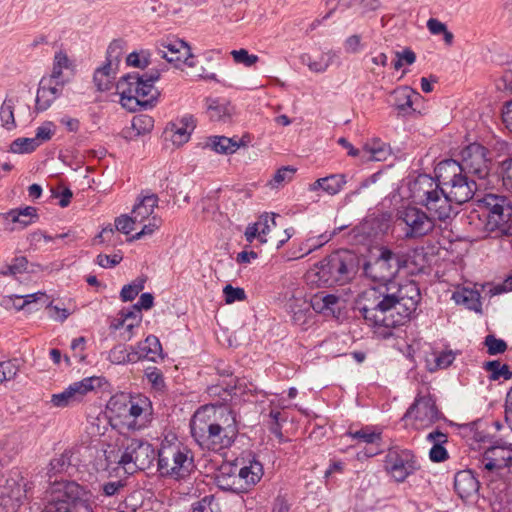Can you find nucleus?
<instances>
[{
    "instance_id": "1",
    "label": "nucleus",
    "mask_w": 512,
    "mask_h": 512,
    "mask_svg": "<svg viewBox=\"0 0 512 512\" xmlns=\"http://www.w3.org/2000/svg\"><path fill=\"white\" fill-rule=\"evenodd\" d=\"M376 252L364 262L363 271L379 284L359 294L357 307L369 325L394 328L403 325L416 310L420 292L413 281L400 284L392 280L404 263L399 254L386 247Z\"/></svg>"
},
{
    "instance_id": "2",
    "label": "nucleus",
    "mask_w": 512,
    "mask_h": 512,
    "mask_svg": "<svg viewBox=\"0 0 512 512\" xmlns=\"http://www.w3.org/2000/svg\"><path fill=\"white\" fill-rule=\"evenodd\" d=\"M191 434L204 449L221 451L230 447L238 434L236 416L227 406L205 405L193 415Z\"/></svg>"
},
{
    "instance_id": "3",
    "label": "nucleus",
    "mask_w": 512,
    "mask_h": 512,
    "mask_svg": "<svg viewBox=\"0 0 512 512\" xmlns=\"http://www.w3.org/2000/svg\"><path fill=\"white\" fill-rule=\"evenodd\" d=\"M480 210L468 215V223L480 239H502L512 229V203L503 196L487 194L479 200Z\"/></svg>"
},
{
    "instance_id": "4",
    "label": "nucleus",
    "mask_w": 512,
    "mask_h": 512,
    "mask_svg": "<svg viewBox=\"0 0 512 512\" xmlns=\"http://www.w3.org/2000/svg\"><path fill=\"white\" fill-rule=\"evenodd\" d=\"M360 266V257L349 250L332 253L305 274L306 282L311 286H332L352 280Z\"/></svg>"
},
{
    "instance_id": "5",
    "label": "nucleus",
    "mask_w": 512,
    "mask_h": 512,
    "mask_svg": "<svg viewBox=\"0 0 512 512\" xmlns=\"http://www.w3.org/2000/svg\"><path fill=\"white\" fill-rule=\"evenodd\" d=\"M108 410L119 424L130 431H140L153 419L151 400L142 395L118 394L110 398Z\"/></svg>"
},
{
    "instance_id": "6",
    "label": "nucleus",
    "mask_w": 512,
    "mask_h": 512,
    "mask_svg": "<svg viewBox=\"0 0 512 512\" xmlns=\"http://www.w3.org/2000/svg\"><path fill=\"white\" fill-rule=\"evenodd\" d=\"M410 196L415 203L424 206L434 220L445 221L454 213V200L431 176L421 174L409 184Z\"/></svg>"
},
{
    "instance_id": "7",
    "label": "nucleus",
    "mask_w": 512,
    "mask_h": 512,
    "mask_svg": "<svg viewBox=\"0 0 512 512\" xmlns=\"http://www.w3.org/2000/svg\"><path fill=\"white\" fill-rule=\"evenodd\" d=\"M116 446L104 451L107 465L118 464L127 471L150 468L156 456L152 445L143 439L121 437Z\"/></svg>"
},
{
    "instance_id": "8",
    "label": "nucleus",
    "mask_w": 512,
    "mask_h": 512,
    "mask_svg": "<svg viewBox=\"0 0 512 512\" xmlns=\"http://www.w3.org/2000/svg\"><path fill=\"white\" fill-rule=\"evenodd\" d=\"M435 175V180L455 204L468 202L478 190L476 179L463 172L456 160L448 159L440 162L435 168Z\"/></svg>"
},
{
    "instance_id": "9",
    "label": "nucleus",
    "mask_w": 512,
    "mask_h": 512,
    "mask_svg": "<svg viewBox=\"0 0 512 512\" xmlns=\"http://www.w3.org/2000/svg\"><path fill=\"white\" fill-rule=\"evenodd\" d=\"M160 77L158 71H152L143 75H127L117 83V90L121 95V104L129 110H135L137 106H146L154 100L158 94L154 88V82Z\"/></svg>"
},
{
    "instance_id": "10",
    "label": "nucleus",
    "mask_w": 512,
    "mask_h": 512,
    "mask_svg": "<svg viewBox=\"0 0 512 512\" xmlns=\"http://www.w3.org/2000/svg\"><path fill=\"white\" fill-rule=\"evenodd\" d=\"M158 468L162 475L180 479L190 473L193 460L186 448L163 442L158 452Z\"/></svg>"
},
{
    "instance_id": "11",
    "label": "nucleus",
    "mask_w": 512,
    "mask_h": 512,
    "mask_svg": "<svg viewBox=\"0 0 512 512\" xmlns=\"http://www.w3.org/2000/svg\"><path fill=\"white\" fill-rule=\"evenodd\" d=\"M396 223L404 231L405 239L422 238L435 228L434 219L415 206L400 208L396 214Z\"/></svg>"
},
{
    "instance_id": "12",
    "label": "nucleus",
    "mask_w": 512,
    "mask_h": 512,
    "mask_svg": "<svg viewBox=\"0 0 512 512\" xmlns=\"http://www.w3.org/2000/svg\"><path fill=\"white\" fill-rule=\"evenodd\" d=\"M489 150L479 143H471L460 152L459 165L462 171L474 179L484 180L490 174L491 158Z\"/></svg>"
},
{
    "instance_id": "13",
    "label": "nucleus",
    "mask_w": 512,
    "mask_h": 512,
    "mask_svg": "<svg viewBox=\"0 0 512 512\" xmlns=\"http://www.w3.org/2000/svg\"><path fill=\"white\" fill-rule=\"evenodd\" d=\"M157 54L176 68H181L183 64L189 68L196 65L191 47L181 39H167L161 42L157 47Z\"/></svg>"
},
{
    "instance_id": "14",
    "label": "nucleus",
    "mask_w": 512,
    "mask_h": 512,
    "mask_svg": "<svg viewBox=\"0 0 512 512\" xmlns=\"http://www.w3.org/2000/svg\"><path fill=\"white\" fill-rule=\"evenodd\" d=\"M101 385L102 378L100 377L93 376L84 378L79 382L71 384L65 391L59 394H53L51 397V403L55 407H67L80 402L84 395L98 387H101Z\"/></svg>"
},
{
    "instance_id": "15",
    "label": "nucleus",
    "mask_w": 512,
    "mask_h": 512,
    "mask_svg": "<svg viewBox=\"0 0 512 512\" xmlns=\"http://www.w3.org/2000/svg\"><path fill=\"white\" fill-rule=\"evenodd\" d=\"M386 469L398 482H403L417 468V462L410 450L390 449L386 455Z\"/></svg>"
},
{
    "instance_id": "16",
    "label": "nucleus",
    "mask_w": 512,
    "mask_h": 512,
    "mask_svg": "<svg viewBox=\"0 0 512 512\" xmlns=\"http://www.w3.org/2000/svg\"><path fill=\"white\" fill-rule=\"evenodd\" d=\"M405 418L413 420V427L417 430L433 425L439 419V411L431 397H419L408 409Z\"/></svg>"
},
{
    "instance_id": "17",
    "label": "nucleus",
    "mask_w": 512,
    "mask_h": 512,
    "mask_svg": "<svg viewBox=\"0 0 512 512\" xmlns=\"http://www.w3.org/2000/svg\"><path fill=\"white\" fill-rule=\"evenodd\" d=\"M195 128V119L192 115H184L175 121L169 122L164 134L174 146L180 147L187 143Z\"/></svg>"
},
{
    "instance_id": "18",
    "label": "nucleus",
    "mask_w": 512,
    "mask_h": 512,
    "mask_svg": "<svg viewBox=\"0 0 512 512\" xmlns=\"http://www.w3.org/2000/svg\"><path fill=\"white\" fill-rule=\"evenodd\" d=\"M512 449L507 447H492L488 449L482 458L483 468L489 472H499L511 465Z\"/></svg>"
},
{
    "instance_id": "19",
    "label": "nucleus",
    "mask_w": 512,
    "mask_h": 512,
    "mask_svg": "<svg viewBox=\"0 0 512 512\" xmlns=\"http://www.w3.org/2000/svg\"><path fill=\"white\" fill-rule=\"evenodd\" d=\"M276 216L277 214L275 213H264L258 218L257 222L248 225L244 234L246 240L251 243L257 238L261 243L268 242L270 240V232L276 226Z\"/></svg>"
},
{
    "instance_id": "20",
    "label": "nucleus",
    "mask_w": 512,
    "mask_h": 512,
    "mask_svg": "<svg viewBox=\"0 0 512 512\" xmlns=\"http://www.w3.org/2000/svg\"><path fill=\"white\" fill-rule=\"evenodd\" d=\"M454 488L460 498L468 499L477 493L479 482L471 471L463 470L456 473Z\"/></svg>"
},
{
    "instance_id": "21",
    "label": "nucleus",
    "mask_w": 512,
    "mask_h": 512,
    "mask_svg": "<svg viewBox=\"0 0 512 512\" xmlns=\"http://www.w3.org/2000/svg\"><path fill=\"white\" fill-rule=\"evenodd\" d=\"M236 475L239 485H242V491H247L262 478V464L255 460L250 461L249 465L240 468Z\"/></svg>"
},
{
    "instance_id": "22",
    "label": "nucleus",
    "mask_w": 512,
    "mask_h": 512,
    "mask_svg": "<svg viewBox=\"0 0 512 512\" xmlns=\"http://www.w3.org/2000/svg\"><path fill=\"white\" fill-rule=\"evenodd\" d=\"M335 53L333 51L323 52L319 55L312 56L304 53L300 56L301 62L308 67L313 73H324L333 63Z\"/></svg>"
},
{
    "instance_id": "23",
    "label": "nucleus",
    "mask_w": 512,
    "mask_h": 512,
    "mask_svg": "<svg viewBox=\"0 0 512 512\" xmlns=\"http://www.w3.org/2000/svg\"><path fill=\"white\" fill-rule=\"evenodd\" d=\"M6 221H9L16 226V228H25L37 219V210L34 207L27 206L21 209H13L3 215Z\"/></svg>"
},
{
    "instance_id": "24",
    "label": "nucleus",
    "mask_w": 512,
    "mask_h": 512,
    "mask_svg": "<svg viewBox=\"0 0 512 512\" xmlns=\"http://www.w3.org/2000/svg\"><path fill=\"white\" fill-rule=\"evenodd\" d=\"M65 495L70 499L69 512H92L90 504L83 499V489L75 483H69L65 486Z\"/></svg>"
},
{
    "instance_id": "25",
    "label": "nucleus",
    "mask_w": 512,
    "mask_h": 512,
    "mask_svg": "<svg viewBox=\"0 0 512 512\" xmlns=\"http://www.w3.org/2000/svg\"><path fill=\"white\" fill-rule=\"evenodd\" d=\"M452 299L456 304L462 305L470 310H480V295L476 290L465 287L458 288L453 292Z\"/></svg>"
},
{
    "instance_id": "26",
    "label": "nucleus",
    "mask_w": 512,
    "mask_h": 512,
    "mask_svg": "<svg viewBox=\"0 0 512 512\" xmlns=\"http://www.w3.org/2000/svg\"><path fill=\"white\" fill-rule=\"evenodd\" d=\"M390 154L391 151L388 145L374 139L364 145L362 158L366 161H385Z\"/></svg>"
},
{
    "instance_id": "27",
    "label": "nucleus",
    "mask_w": 512,
    "mask_h": 512,
    "mask_svg": "<svg viewBox=\"0 0 512 512\" xmlns=\"http://www.w3.org/2000/svg\"><path fill=\"white\" fill-rule=\"evenodd\" d=\"M236 468L231 465L221 466L216 475V481L220 488L229 491H242V485L237 481Z\"/></svg>"
},
{
    "instance_id": "28",
    "label": "nucleus",
    "mask_w": 512,
    "mask_h": 512,
    "mask_svg": "<svg viewBox=\"0 0 512 512\" xmlns=\"http://www.w3.org/2000/svg\"><path fill=\"white\" fill-rule=\"evenodd\" d=\"M427 440L434 443L429 452L433 462H442L448 458L447 450L443 447V444L447 442L446 434L434 431L427 435Z\"/></svg>"
},
{
    "instance_id": "29",
    "label": "nucleus",
    "mask_w": 512,
    "mask_h": 512,
    "mask_svg": "<svg viewBox=\"0 0 512 512\" xmlns=\"http://www.w3.org/2000/svg\"><path fill=\"white\" fill-rule=\"evenodd\" d=\"M158 204V197L155 194L145 196L137 203L133 210L132 216L137 223H142L150 215L153 214L155 207Z\"/></svg>"
},
{
    "instance_id": "30",
    "label": "nucleus",
    "mask_w": 512,
    "mask_h": 512,
    "mask_svg": "<svg viewBox=\"0 0 512 512\" xmlns=\"http://www.w3.org/2000/svg\"><path fill=\"white\" fill-rule=\"evenodd\" d=\"M133 350L139 356V360L141 358H148L155 361L156 356L160 355L162 347L156 336L149 335L144 342L139 343L137 347H133Z\"/></svg>"
},
{
    "instance_id": "31",
    "label": "nucleus",
    "mask_w": 512,
    "mask_h": 512,
    "mask_svg": "<svg viewBox=\"0 0 512 512\" xmlns=\"http://www.w3.org/2000/svg\"><path fill=\"white\" fill-rule=\"evenodd\" d=\"M23 495V488L17 480L11 478L0 488V506L7 507L12 501H19Z\"/></svg>"
},
{
    "instance_id": "32",
    "label": "nucleus",
    "mask_w": 512,
    "mask_h": 512,
    "mask_svg": "<svg viewBox=\"0 0 512 512\" xmlns=\"http://www.w3.org/2000/svg\"><path fill=\"white\" fill-rule=\"evenodd\" d=\"M115 79V70L113 63L109 60L103 67L97 69L94 73V82L99 91H107L113 86Z\"/></svg>"
},
{
    "instance_id": "33",
    "label": "nucleus",
    "mask_w": 512,
    "mask_h": 512,
    "mask_svg": "<svg viewBox=\"0 0 512 512\" xmlns=\"http://www.w3.org/2000/svg\"><path fill=\"white\" fill-rule=\"evenodd\" d=\"M240 145L241 144L233 138L225 136H213L209 138L207 142V147H210L211 150L220 154H232L239 149Z\"/></svg>"
},
{
    "instance_id": "34",
    "label": "nucleus",
    "mask_w": 512,
    "mask_h": 512,
    "mask_svg": "<svg viewBox=\"0 0 512 512\" xmlns=\"http://www.w3.org/2000/svg\"><path fill=\"white\" fill-rule=\"evenodd\" d=\"M108 360L112 364L120 365L129 362H137L139 360V356L137 353H134L133 347L131 348V351H128L125 345L118 344L110 350Z\"/></svg>"
},
{
    "instance_id": "35",
    "label": "nucleus",
    "mask_w": 512,
    "mask_h": 512,
    "mask_svg": "<svg viewBox=\"0 0 512 512\" xmlns=\"http://www.w3.org/2000/svg\"><path fill=\"white\" fill-rule=\"evenodd\" d=\"M154 127V119L146 114L136 115L131 122L130 136H140L148 134Z\"/></svg>"
},
{
    "instance_id": "36",
    "label": "nucleus",
    "mask_w": 512,
    "mask_h": 512,
    "mask_svg": "<svg viewBox=\"0 0 512 512\" xmlns=\"http://www.w3.org/2000/svg\"><path fill=\"white\" fill-rule=\"evenodd\" d=\"M483 368L491 373L489 379L492 381H496L501 377L505 380L512 378V372L510 371L509 366L506 364L501 365L498 360L485 362Z\"/></svg>"
},
{
    "instance_id": "37",
    "label": "nucleus",
    "mask_w": 512,
    "mask_h": 512,
    "mask_svg": "<svg viewBox=\"0 0 512 512\" xmlns=\"http://www.w3.org/2000/svg\"><path fill=\"white\" fill-rule=\"evenodd\" d=\"M324 178V192L330 196L338 194L347 183L344 174H332Z\"/></svg>"
},
{
    "instance_id": "38",
    "label": "nucleus",
    "mask_w": 512,
    "mask_h": 512,
    "mask_svg": "<svg viewBox=\"0 0 512 512\" xmlns=\"http://www.w3.org/2000/svg\"><path fill=\"white\" fill-rule=\"evenodd\" d=\"M393 95L396 108L399 111H406L408 108L412 107L411 97L417 94L409 87H401L396 89Z\"/></svg>"
},
{
    "instance_id": "39",
    "label": "nucleus",
    "mask_w": 512,
    "mask_h": 512,
    "mask_svg": "<svg viewBox=\"0 0 512 512\" xmlns=\"http://www.w3.org/2000/svg\"><path fill=\"white\" fill-rule=\"evenodd\" d=\"M145 282V278L139 277L132 283L125 285L120 292L121 300L124 302L132 301L144 289Z\"/></svg>"
},
{
    "instance_id": "40",
    "label": "nucleus",
    "mask_w": 512,
    "mask_h": 512,
    "mask_svg": "<svg viewBox=\"0 0 512 512\" xmlns=\"http://www.w3.org/2000/svg\"><path fill=\"white\" fill-rule=\"evenodd\" d=\"M296 172V169L290 166L282 167L274 174L273 178L268 182L271 188H279L290 182Z\"/></svg>"
},
{
    "instance_id": "41",
    "label": "nucleus",
    "mask_w": 512,
    "mask_h": 512,
    "mask_svg": "<svg viewBox=\"0 0 512 512\" xmlns=\"http://www.w3.org/2000/svg\"><path fill=\"white\" fill-rule=\"evenodd\" d=\"M73 64L69 60L66 53L59 51L54 56V66L52 70V78L60 79L63 74V70H72Z\"/></svg>"
},
{
    "instance_id": "42",
    "label": "nucleus",
    "mask_w": 512,
    "mask_h": 512,
    "mask_svg": "<svg viewBox=\"0 0 512 512\" xmlns=\"http://www.w3.org/2000/svg\"><path fill=\"white\" fill-rule=\"evenodd\" d=\"M427 28L433 35H443L444 42L451 45L453 42V34L448 31L446 25L436 18H430L427 21Z\"/></svg>"
},
{
    "instance_id": "43",
    "label": "nucleus",
    "mask_w": 512,
    "mask_h": 512,
    "mask_svg": "<svg viewBox=\"0 0 512 512\" xmlns=\"http://www.w3.org/2000/svg\"><path fill=\"white\" fill-rule=\"evenodd\" d=\"M37 148L34 138H17L10 145V151L17 154L31 153Z\"/></svg>"
},
{
    "instance_id": "44",
    "label": "nucleus",
    "mask_w": 512,
    "mask_h": 512,
    "mask_svg": "<svg viewBox=\"0 0 512 512\" xmlns=\"http://www.w3.org/2000/svg\"><path fill=\"white\" fill-rule=\"evenodd\" d=\"M299 302H301L299 305L290 304L292 319L295 324L305 326L308 323L307 313L309 312V306L304 300H299Z\"/></svg>"
},
{
    "instance_id": "45",
    "label": "nucleus",
    "mask_w": 512,
    "mask_h": 512,
    "mask_svg": "<svg viewBox=\"0 0 512 512\" xmlns=\"http://www.w3.org/2000/svg\"><path fill=\"white\" fill-rule=\"evenodd\" d=\"M0 120L7 130L15 127L14 106L10 100L4 101L0 108Z\"/></svg>"
},
{
    "instance_id": "46",
    "label": "nucleus",
    "mask_w": 512,
    "mask_h": 512,
    "mask_svg": "<svg viewBox=\"0 0 512 512\" xmlns=\"http://www.w3.org/2000/svg\"><path fill=\"white\" fill-rule=\"evenodd\" d=\"M19 368L17 360L0 362V384L14 379L19 372Z\"/></svg>"
},
{
    "instance_id": "47",
    "label": "nucleus",
    "mask_w": 512,
    "mask_h": 512,
    "mask_svg": "<svg viewBox=\"0 0 512 512\" xmlns=\"http://www.w3.org/2000/svg\"><path fill=\"white\" fill-rule=\"evenodd\" d=\"M347 435L351 436L354 439H358L359 441L367 444H376L381 439V434L371 431L368 428H364L358 430L356 432H348Z\"/></svg>"
},
{
    "instance_id": "48",
    "label": "nucleus",
    "mask_w": 512,
    "mask_h": 512,
    "mask_svg": "<svg viewBox=\"0 0 512 512\" xmlns=\"http://www.w3.org/2000/svg\"><path fill=\"white\" fill-rule=\"evenodd\" d=\"M54 133L55 125L52 122H45L37 128L35 137L33 138L39 147L42 143L49 141Z\"/></svg>"
},
{
    "instance_id": "49",
    "label": "nucleus",
    "mask_w": 512,
    "mask_h": 512,
    "mask_svg": "<svg viewBox=\"0 0 512 512\" xmlns=\"http://www.w3.org/2000/svg\"><path fill=\"white\" fill-rule=\"evenodd\" d=\"M484 344L490 355L502 354L507 349L506 342L502 339L496 338L494 335H487Z\"/></svg>"
},
{
    "instance_id": "50",
    "label": "nucleus",
    "mask_w": 512,
    "mask_h": 512,
    "mask_svg": "<svg viewBox=\"0 0 512 512\" xmlns=\"http://www.w3.org/2000/svg\"><path fill=\"white\" fill-rule=\"evenodd\" d=\"M49 94H53V92L45 86H41L38 89L36 96L37 110L44 111L50 107L51 103L54 101V96L50 97Z\"/></svg>"
},
{
    "instance_id": "51",
    "label": "nucleus",
    "mask_w": 512,
    "mask_h": 512,
    "mask_svg": "<svg viewBox=\"0 0 512 512\" xmlns=\"http://www.w3.org/2000/svg\"><path fill=\"white\" fill-rule=\"evenodd\" d=\"M231 55L236 63L243 64L246 67L255 65L259 60L257 55L249 54L246 49L233 50Z\"/></svg>"
},
{
    "instance_id": "52",
    "label": "nucleus",
    "mask_w": 512,
    "mask_h": 512,
    "mask_svg": "<svg viewBox=\"0 0 512 512\" xmlns=\"http://www.w3.org/2000/svg\"><path fill=\"white\" fill-rule=\"evenodd\" d=\"M209 116L212 120H222L229 115V109L218 100H210L208 105Z\"/></svg>"
},
{
    "instance_id": "53",
    "label": "nucleus",
    "mask_w": 512,
    "mask_h": 512,
    "mask_svg": "<svg viewBox=\"0 0 512 512\" xmlns=\"http://www.w3.org/2000/svg\"><path fill=\"white\" fill-rule=\"evenodd\" d=\"M146 378L148 382L152 385V387L156 390H161L164 388V378L161 371L157 368H148L145 372Z\"/></svg>"
},
{
    "instance_id": "54",
    "label": "nucleus",
    "mask_w": 512,
    "mask_h": 512,
    "mask_svg": "<svg viewBox=\"0 0 512 512\" xmlns=\"http://www.w3.org/2000/svg\"><path fill=\"white\" fill-rule=\"evenodd\" d=\"M225 301L231 304L235 301H243L246 298L245 291L242 288H235L231 285H226L223 289Z\"/></svg>"
},
{
    "instance_id": "55",
    "label": "nucleus",
    "mask_w": 512,
    "mask_h": 512,
    "mask_svg": "<svg viewBox=\"0 0 512 512\" xmlns=\"http://www.w3.org/2000/svg\"><path fill=\"white\" fill-rule=\"evenodd\" d=\"M70 511V499L64 494L63 499L49 502L43 512H69Z\"/></svg>"
},
{
    "instance_id": "56",
    "label": "nucleus",
    "mask_w": 512,
    "mask_h": 512,
    "mask_svg": "<svg viewBox=\"0 0 512 512\" xmlns=\"http://www.w3.org/2000/svg\"><path fill=\"white\" fill-rule=\"evenodd\" d=\"M501 176L503 186L512 191V158L506 159L501 163Z\"/></svg>"
},
{
    "instance_id": "57",
    "label": "nucleus",
    "mask_w": 512,
    "mask_h": 512,
    "mask_svg": "<svg viewBox=\"0 0 512 512\" xmlns=\"http://www.w3.org/2000/svg\"><path fill=\"white\" fill-rule=\"evenodd\" d=\"M137 223L133 216L128 217L126 215H122L115 220V228L117 231L122 232L124 234H129L134 229V224Z\"/></svg>"
},
{
    "instance_id": "58",
    "label": "nucleus",
    "mask_w": 512,
    "mask_h": 512,
    "mask_svg": "<svg viewBox=\"0 0 512 512\" xmlns=\"http://www.w3.org/2000/svg\"><path fill=\"white\" fill-rule=\"evenodd\" d=\"M161 221L156 217H152V220L143 226L142 230L131 237L130 240H139L143 236L153 234L160 226Z\"/></svg>"
},
{
    "instance_id": "59",
    "label": "nucleus",
    "mask_w": 512,
    "mask_h": 512,
    "mask_svg": "<svg viewBox=\"0 0 512 512\" xmlns=\"http://www.w3.org/2000/svg\"><path fill=\"white\" fill-rule=\"evenodd\" d=\"M97 264L103 268H111V267H114L116 265H118L121 260H122V257L118 254H114V255H104V254H99L97 256Z\"/></svg>"
},
{
    "instance_id": "60",
    "label": "nucleus",
    "mask_w": 512,
    "mask_h": 512,
    "mask_svg": "<svg viewBox=\"0 0 512 512\" xmlns=\"http://www.w3.org/2000/svg\"><path fill=\"white\" fill-rule=\"evenodd\" d=\"M498 88L512 93V61L508 64L507 68L505 69L501 77L500 83L498 84Z\"/></svg>"
},
{
    "instance_id": "61",
    "label": "nucleus",
    "mask_w": 512,
    "mask_h": 512,
    "mask_svg": "<svg viewBox=\"0 0 512 512\" xmlns=\"http://www.w3.org/2000/svg\"><path fill=\"white\" fill-rule=\"evenodd\" d=\"M27 264L28 261L25 257L15 258L12 263L9 264L11 276L24 272L27 269Z\"/></svg>"
},
{
    "instance_id": "62",
    "label": "nucleus",
    "mask_w": 512,
    "mask_h": 512,
    "mask_svg": "<svg viewBox=\"0 0 512 512\" xmlns=\"http://www.w3.org/2000/svg\"><path fill=\"white\" fill-rule=\"evenodd\" d=\"M345 50L348 53H357L361 49V37L359 35H352L348 37L344 44Z\"/></svg>"
},
{
    "instance_id": "63",
    "label": "nucleus",
    "mask_w": 512,
    "mask_h": 512,
    "mask_svg": "<svg viewBox=\"0 0 512 512\" xmlns=\"http://www.w3.org/2000/svg\"><path fill=\"white\" fill-rule=\"evenodd\" d=\"M174 204H177L179 207L182 204H188L190 201V189L188 186H184L180 188L174 195Z\"/></svg>"
},
{
    "instance_id": "64",
    "label": "nucleus",
    "mask_w": 512,
    "mask_h": 512,
    "mask_svg": "<svg viewBox=\"0 0 512 512\" xmlns=\"http://www.w3.org/2000/svg\"><path fill=\"white\" fill-rule=\"evenodd\" d=\"M502 120L505 127L512 132V100L504 104L502 108Z\"/></svg>"
}]
</instances>
